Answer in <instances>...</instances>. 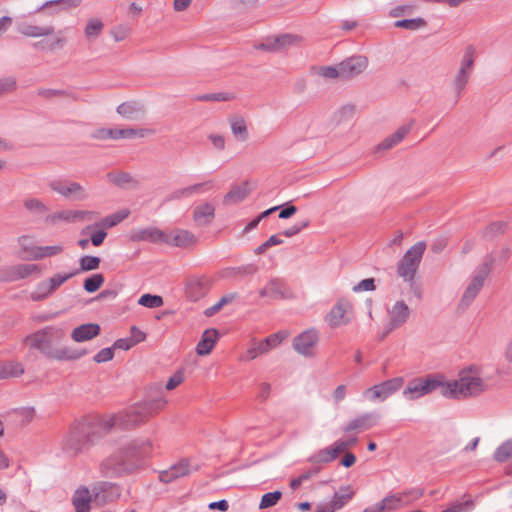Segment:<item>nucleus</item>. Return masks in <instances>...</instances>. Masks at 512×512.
Listing matches in <instances>:
<instances>
[{"instance_id": "nucleus-8", "label": "nucleus", "mask_w": 512, "mask_h": 512, "mask_svg": "<svg viewBox=\"0 0 512 512\" xmlns=\"http://www.w3.org/2000/svg\"><path fill=\"white\" fill-rule=\"evenodd\" d=\"M49 187L52 191L60 194L66 199L83 201L88 197L85 189L78 182L55 179L49 182Z\"/></svg>"}, {"instance_id": "nucleus-56", "label": "nucleus", "mask_w": 512, "mask_h": 512, "mask_svg": "<svg viewBox=\"0 0 512 512\" xmlns=\"http://www.w3.org/2000/svg\"><path fill=\"white\" fill-rule=\"evenodd\" d=\"M129 215L128 210H121L115 214L106 216L103 218L101 225L104 228H112L116 225H118L120 222H122L125 218H127Z\"/></svg>"}, {"instance_id": "nucleus-9", "label": "nucleus", "mask_w": 512, "mask_h": 512, "mask_svg": "<svg viewBox=\"0 0 512 512\" xmlns=\"http://www.w3.org/2000/svg\"><path fill=\"white\" fill-rule=\"evenodd\" d=\"M300 39V36L291 33L268 36L256 48L267 52H281L297 44Z\"/></svg>"}, {"instance_id": "nucleus-37", "label": "nucleus", "mask_w": 512, "mask_h": 512, "mask_svg": "<svg viewBox=\"0 0 512 512\" xmlns=\"http://www.w3.org/2000/svg\"><path fill=\"white\" fill-rule=\"evenodd\" d=\"M144 132L145 130L144 129H133V128H126V129H112V128H107V134H108V139H114V140H117V139H121V138H126V139H130V138H133V137H143L144 136Z\"/></svg>"}, {"instance_id": "nucleus-12", "label": "nucleus", "mask_w": 512, "mask_h": 512, "mask_svg": "<svg viewBox=\"0 0 512 512\" xmlns=\"http://www.w3.org/2000/svg\"><path fill=\"white\" fill-rule=\"evenodd\" d=\"M36 264H16L0 268V282H15L25 279L35 272H39Z\"/></svg>"}, {"instance_id": "nucleus-62", "label": "nucleus", "mask_w": 512, "mask_h": 512, "mask_svg": "<svg viewBox=\"0 0 512 512\" xmlns=\"http://www.w3.org/2000/svg\"><path fill=\"white\" fill-rule=\"evenodd\" d=\"M17 87V80L13 76L0 79V96L14 91Z\"/></svg>"}, {"instance_id": "nucleus-58", "label": "nucleus", "mask_w": 512, "mask_h": 512, "mask_svg": "<svg viewBox=\"0 0 512 512\" xmlns=\"http://www.w3.org/2000/svg\"><path fill=\"white\" fill-rule=\"evenodd\" d=\"M400 494L403 495L405 506H407L412 502L420 499L424 495V489L418 487L410 488L401 492Z\"/></svg>"}, {"instance_id": "nucleus-17", "label": "nucleus", "mask_w": 512, "mask_h": 512, "mask_svg": "<svg viewBox=\"0 0 512 512\" xmlns=\"http://www.w3.org/2000/svg\"><path fill=\"white\" fill-rule=\"evenodd\" d=\"M94 500L101 505L115 501L120 496V488L111 482H100L93 488Z\"/></svg>"}, {"instance_id": "nucleus-63", "label": "nucleus", "mask_w": 512, "mask_h": 512, "mask_svg": "<svg viewBox=\"0 0 512 512\" xmlns=\"http://www.w3.org/2000/svg\"><path fill=\"white\" fill-rule=\"evenodd\" d=\"M107 176L109 180L117 186H123L132 181V176L129 173L125 172H121L118 174L108 173Z\"/></svg>"}, {"instance_id": "nucleus-38", "label": "nucleus", "mask_w": 512, "mask_h": 512, "mask_svg": "<svg viewBox=\"0 0 512 512\" xmlns=\"http://www.w3.org/2000/svg\"><path fill=\"white\" fill-rule=\"evenodd\" d=\"M379 507H383V512L385 511H393L397 510L403 506H405L403 495L402 494H390L384 497L379 503H377Z\"/></svg>"}, {"instance_id": "nucleus-15", "label": "nucleus", "mask_w": 512, "mask_h": 512, "mask_svg": "<svg viewBox=\"0 0 512 512\" xmlns=\"http://www.w3.org/2000/svg\"><path fill=\"white\" fill-rule=\"evenodd\" d=\"M351 310L352 305L348 301L340 299L327 315L326 321L332 328L346 325L350 322Z\"/></svg>"}, {"instance_id": "nucleus-29", "label": "nucleus", "mask_w": 512, "mask_h": 512, "mask_svg": "<svg viewBox=\"0 0 512 512\" xmlns=\"http://www.w3.org/2000/svg\"><path fill=\"white\" fill-rule=\"evenodd\" d=\"M340 455L339 450L333 444L332 446L325 447L312 454L308 461L313 465L327 464L333 462Z\"/></svg>"}, {"instance_id": "nucleus-3", "label": "nucleus", "mask_w": 512, "mask_h": 512, "mask_svg": "<svg viewBox=\"0 0 512 512\" xmlns=\"http://www.w3.org/2000/svg\"><path fill=\"white\" fill-rule=\"evenodd\" d=\"M151 451L152 443L148 439H134L103 460L101 472L108 478L132 474L145 465V459Z\"/></svg>"}, {"instance_id": "nucleus-5", "label": "nucleus", "mask_w": 512, "mask_h": 512, "mask_svg": "<svg viewBox=\"0 0 512 512\" xmlns=\"http://www.w3.org/2000/svg\"><path fill=\"white\" fill-rule=\"evenodd\" d=\"M426 250V243L419 241L414 244L397 263V275L411 287L414 285L415 275L419 269L423 254Z\"/></svg>"}, {"instance_id": "nucleus-50", "label": "nucleus", "mask_w": 512, "mask_h": 512, "mask_svg": "<svg viewBox=\"0 0 512 512\" xmlns=\"http://www.w3.org/2000/svg\"><path fill=\"white\" fill-rule=\"evenodd\" d=\"M101 259L97 256L85 255L79 259V272L92 271L99 268Z\"/></svg>"}, {"instance_id": "nucleus-54", "label": "nucleus", "mask_w": 512, "mask_h": 512, "mask_svg": "<svg viewBox=\"0 0 512 512\" xmlns=\"http://www.w3.org/2000/svg\"><path fill=\"white\" fill-rule=\"evenodd\" d=\"M52 293L46 281H41L37 284L36 289L30 294L32 301H43L48 298Z\"/></svg>"}, {"instance_id": "nucleus-41", "label": "nucleus", "mask_w": 512, "mask_h": 512, "mask_svg": "<svg viewBox=\"0 0 512 512\" xmlns=\"http://www.w3.org/2000/svg\"><path fill=\"white\" fill-rule=\"evenodd\" d=\"M32 251H33L32 260H41L46 257L60 254L63 251V246L62 245L37 246L36 248H33Z\"/></svg>"}, {"instance_id": "nucleus-47", "label": "nucleus", "mask_w": 512, "mask_h": 512, "mask_svg": "<svg viewBox=\"0 0 512 512\" xmlns=\"http://www.w3.org/2000/svg\"><path fill=\"white\" fill-rule=\"evenodd\" d=\"M424 18L418 17L413 19H401L394 22L396 28H403L411 31L419 30L426 26Z\"/></svg>"}, {"instance_id": "nucleus-39", "label": "nucleus", "mask_w": 512, "mask_h": 512, "mask_svg": "<svg viewBox=\"0 0 512 512\" xmlns=\"http://www.w3.org/2000/svg\"><path fill=\"white\" fill-rule=\"evenodd\" d=\"M475 503L469 495L464 494L462 500L454 501L449 507L441 512H470L474 509Z\"/></svg>"}, {"instance_id": "nucleus-53", "label": "nucleus", "mask_w": 512, "mask_h": 512, "mask_svg": "<svg viewBox=\"0 0 512 512\" xmlns=\"http://www.w3.org/2000/svg\"><path fill=\"white\" fill-rule=\"evenodd\" d=\"M60 221L64 222H74L72 210H61L49 214L45 218V222L49 224H56Z\"/></svg>"}, {"instance_id": "nucleus-18", "label": "nucleus", "mask_w": 512, "mask_h": 512, "mask_svg": "<svg viewBox=\"0 0 512 512\" xmlns=\"http://www.w3.org/2000/svg\"><path fill=\"white\" fill-rule=\"evenodd\" d=\"M34 416L35 409L33 407H22L8 411L4 415V419L8 425L18 428L30 423Z\"/></svg>"}, {"instance_id": "nucleus-40", "label": "nucleus", "mask_w": 512, "mask_h": 512, "mask_svg": "<svg viewBox=\"0 0 512 512\" xmlns=\"http://www.w3.org/2000/svg\"><path fill=\"white\" fill-rule=\"evenodd\" d=\"M104 29V23L99 18H91L88 20L84 34L88 40L97 39Z\"/></svg>"}, {"instance_id": "nucleus-13", "label": "nucleus", "mask_w": 512, "mask_h": 512, "mask_svg": "<svg viewBox=\"0 0 512 512\" xmlns=\"http://www.w3.org/2000/svg\"><path fill=\"white\" fill-rule=\"evenodd\" d=\"M340 78L351 79L361 74L368 67V58L363 55H353L341 61Z\"/></svg>"}, {"instance_id": "nucleus-55", "label": "nucleus", "mask_w": 512, "mask_h": 512, "mask_svg": "<svg viewBox=\"0 0 512 512\" xmlns=\"http://www.w3.org/2000/svg\"><path fill=\"white\" fill-rule=\"evenodd\" d=\"M281 498H282L281 491H273V492L265 493L261 497L259 508L267 509V508L273 507L280 501Z\"/></svg>"}, {"instance_id": "nucleus-10", "label": "nucleus", "mask_w": 512, "mask_h": 512, "mask_svg": "<svg viewBox=\"0 0 512 512\" xmlns=\"http://www.w3.org/2000/svg\"><path fill=\"white\" fill-rule=\"evenodd\" d=\"M488 266H489L488 263L481 264L479 266L476 274L474 275V277L472 278L471 282L466 287V289L462 295V298L460 301L462 306H464V307L469 306L473 302L475 297L478 295L480 290L482 289L485 279L489 275L488 274Z\"/></svg>"}, {"instance_id": "nucleus-64", "label": "nucleus", "mask_w": 512, "mask_h": 512, "mask_svg": "<svg viewBox=\"0 0 512 512\" xmlns=\"http://www.w3.org/2000/svg\"><path fill=\"white\" fill-rule=\"evenodd\" d=\"M67 43V38L62 36V31H58L56 37L47 43L46 50L48 51H54L57 49H62Z\"/></svg>"}, {"instance_id": "nucleus-28", "label": "nucleus", "mask_w": 512, "mask_h": 512, "mask_svg": "<svg viewBox=\"0 0 512 512\" xmlns=\"http://www.w3.org/2000/svg\"><path fill=\"white\" fill-rule=\"evenodd\" d=\"M377 418L378 416L373 413L362 414L344 426L343 432L349 433L354 430H368L376 424Z\"/></svg>"}, {"instance_id": "nucleus-60", "label": "nucleus", "mask_w": 512, "mask_h": 512, "mask_svg": "<svg viewBox=\"0 0 512 512\" xmlns=\"http://www.w3.org/2000/svg\"><path fill=\"white\" fill-rule=\"evenodd\" d=\"M18 243L20 244L25 253V255L22 258L32 260V249L36 248L37 246L32 244L31 237L28 235H22L18 238Z\"/></svg>"}, {"instance_id": "nucleus-57", "label": "nucleus", "mask_w": 512, "mask_h": 512, "mask_svg": "<svg viewBox=\"0 0 512 512\" xmlns=\"http://www.w3.org/2000/svg\"><path fill=\"white\" fill-rule=\"evenodd\" d=\"M163 298L159 295L152 294H143L139 300L138 304L147 308H158L163 305Z\"/></svg>"}, {"instance_id": "nucleus-11", "label": "nucleus", "mask_w": 512, "mask_h": 512, "mask_svg": "<svg viewBox=\"0 0 512 512\" xmlns=\"http://www.w3.org/2000/svg\"><path fill=\"white\" fill-rule=\"evenodd\" d=\"M319 341L316 329H308L293 339V348L305 357L315 356V347Z\"/></svg>"}, {"instance_id": "nucleus-25", "label": "nucleus", "mask_w": 512, "mask_h": 512, "mask_svg": "<svg viewBox=\"0 0 512 512\" xmlns=\"http://www.w3.org/2000/svg\"><path fill=\"white\" fill-rule=\"evenodd\" d=\"M189 461L186 459L181 460L177 464L170 467L169 470L162 471L159 475L161 482L170 483L173 480L184 477L190 474Z\"/></svg>"}, {"instance_id": "nucleus-14", "label": "nucleus", "mask_w": 512, "mask_h": 512, "mask_svg": "<svg viewBox=\"0 0 512 512\" xmlns=\"http://www.w3.org/2000/svg\"><path fill=\"white\" fill-rule=\"evenodd\" d=\"M212 280L206 276L191 277L186 283V296L191 301L203 298L211 289Z\"/></svg>"}, {"instance_id": "nucleus-1", "label": "nucleus", "mask_w": 512, "mask_h": 512, "mask_svg": "<svg viewBox=\"0 0 512 512\" xmlns=\"http://www.w3.org/2000/svg\"><path fill=\"white\" fill-rule=\"evenodd\" d=\"M166 404L162 397L138 403L109 418L85 417L76 421L63 442V451L75 457L95 445L113 428L130 430L147 422L159 413Z\"/></svg>"}, {"instance_id": "nucleus-16", "label": "nucleus", "mask_w": 512, "mask_h": 512, "mask_svg": "<svg viewBox=\"0 0 512 512\" xmlns=\"http://www.w3.org/2000/svg\"><path fill=\"white\" fill-rule=\"evenodd\" d=\"M261 297H270L271 299H290L293 293L287 284L279 278L271 279L266 286L259 291Z\"/></svg>"}, {"instance_id": "nucleus-32", "label": "nucleus", "mask_w": 512, "mask_h": 512, "mask_svg": "<svg viewBox=\"0 0 512 512\" xmlns=\"http://www.w3.org/2000/svg\"><path fill=\"white\" fill-rule=\"evenodd\" d=\"M18 32L26 37H43L49 36L54 33V27L49 26H37L31 24H20L17 28Z\"/></svg>"}, {"instance_id": "nucleus-7", "label": "nucleus", "mask_w": 512, "mask_h": 512, "mask_svg": "<svg viewBox=\"0 0 512 512\" xmlns=\"http://www.w3.org/2000/svg\"><path fill=\"white\" fill-rule=\"evenodd\" d=\"M474 65V49L469 46L466 48L463 59L461 61L460 68L454 78V88L457 94L456 102L461 97L463 90L465 89Z\"/></svg>"}, {"instance_id": "nucleus-44", "label": "nucleus", "mask_w": 512, "mask_h": 512, "mask_svg": "<svg viewBox=\"0 0 512 512\" xmlns=\"http://www.w3.org/2000/svg\"><path fill=\"white\" fill-rule=\"evenodd\" d=\"M78 273H79V270H74L72 272L64 273V274L57 273L45 281L48 284L52 293H54L63 283H65L72 277L76 276Z\"/></svg>"}, {"instance_id": "nucleus-35", "label": "nucleus", "mask_w": 512, "mask_h": 512, "mask_svg": "<svg viewBox=\"0 0 512 512\" xmlns=\"http://www.w3.org/2000/svg\"><path fill=\"white\" fill-rule=\"evenodd\" d=\"M212 185H213V181L209 180V181L197 183V184L185 187V188H180V189L175 190L170 195V199L178 200L181 198H187L194 193H198L200 191V189H202V188H205L206 190L211 189Z\"/></svg>"}, {"instance_id": "nucleus-6", "label": "nucleus", "mask_w": 512, "mask_h": 512, "mask_svg": "<svg viewBox=\"0 0 512 512\" xmlns=\"http://www.w3.org/2000/svg\"><path fill=\"white\" fill-rule=\"evenodd\" d=\"M403 384V377H394L366 389L364 396L368 397L371 401H384L400 390Z\"/></svg>"}, {"instance_id": "nucleus-46", "label": "nucleus", "mask_w": 512, "mask_h": 512, "mask_svg": "<svg viewBox=\"0 0 512 512\" xmlns=\"http://www.w3.org/2000/svg\"><path fill=\"white\" fill-rule=\"evenodd\" d=\"M231 131L233 135L240 141H245L248 138V131L245 120L242 117L233 118L230 121Z\"/></svg>"}, {"instance_id": "nucleus-34", "label": "nucleus", "mask_w": 512, "mask_h": 512, "mask_svg": "<svg viewBox=\"0 0 512 512\" xmlns=\"http://www.w3.org/2000/svg\"><path fill=\"white\" fill-rule=\"evenodd\" d=\"M355 492L350 485L340 487L330 500L335 511L342 509L354 496Z\"/></svg>"}, {"instance_id": "nucleus-52", "label": "nucleus", "mask_w": 512, "mask_h": 512, "mask_svg": "<svg viewBox=\"0 0 512 512\" xmlns=\"http://www.w3.org/2000/svg\"><path fill=\"white\" fill-rule=\"evenodd\" d=\"M23 204L28 211L36 215H43L48 211L47 206L37 198L26 199Z\"/></svg>"}, {"instance_id": "nucleus-33", "label": "nucleus", "mask_w": 512, "mask_h": 512, "mask_svg": "<svg viewBox=\"0 0 512 512\" xmlns=\"http://www.w3.org/2000/svg\"><path fill=\"white\" fill-rule=\"evenodd\" d=\"M250 193L248 182H243L241 185L233 186L230 191L224 196L223 203L225 205L237 204L243 201Z\"/></svg>"}, {"instance_id": "nucleus-27", "label": "nucleus", "mask_w": 512, "mask_h": 512, "mask_svg": "<svg viewBox=\"0 0 512 512\" xmlns=\"http://www.w3.org/2000/svg\"><path fill=\"white\" fill-rule=\"evenodd\" d=\"M414 124V120L409 123L400 126L393 134L386 137L378 146V150H388L393 148L395 145L400 143L405 136L411 131Z\"/></svg>"}, {"instance_id": "nucleus-45", "label": "nucleus", "mask_w": 512, "mask_h": 512, "mask_svg": "<svg viewBox=\"0 0 512 512\" xmlns=\"http://www.w3.org/2000/svg\"><path fill=\"white\" fill-rule=\"evenodd\" d=\"M236 97L233 93L230 92H218V93H208V94H202L195 96L196 101L200 102H209V101H216V102H226L234 100Z\"/></svg>"}, {"instance_id": "nucleus-61", "label": "nucleus", "mask_w": 512, "mask_h": 512, "mask_svg": "<svg viewBox=\"0 0 512 512\" xmlns=\"http://www.w3.org/2000/svg\"><path fill=\"white\" fill-rule=\"evenodd\" d=\"M309 225H310V220L304 219L302 221H298L293 226L285 229L284 231H282L281 234L284 235L285 237L290 238V237H293V236L297 235L298 233H300L303 229L307 228Z\"/></svg>"}, {"instance_id": "nucleus-30", "label": "nucleus", "mask_w": 512, "mask_h": 512, "mask_svg": "<svg viewBox=\"0 0 512 512\" xmlns=\"http://www.w3.org/2000/svg\"><path fill=\"white\" fill-rule=\"evenodd\" d=\"M511 254L512 250L509 246L502 247L499 251L495 253L487 254L484 257L482 264H489L488 274H490L493 267L504 266L511 257Z\"/></svg>"}, {"instance_id": "nucleus-31", "label": "nucleus", "mask_w": 512, "mask_h": 512, "mask_svg": "<svg viewBox=\"0 0 512 512\" xmlns=\"http://www.w3.org/2000/svg\"><path fill=\"white\" fill-rule=\"evenodd\" d=\"M165 233L157 228L139 229L132 233L133 241H150L152 243H164Z\"/></svg>"}, {"instance_id": "nucleus-4", "label": "nucleus", "mask_w": 512, "mask_h": 512, "mask_svg": "<svg viewBox=\"0 0 512 512\" xmlns=\"http://www.w3.org/2000/svg\"><path fill=\"white\" fill-rule=\"evenodd\" d=\"M66 337V329L60 325H50L25 337V343L31 348L38 350L49 359L58 361H72L83 357L85 349H72L69 347L57 348L55 345L62 342Z\"/></svg>"}, {"instance_id": "nucleus-59", "label": "nucleus", "mask_w": 512, "mask_h": 512, "mask_svg": "<svg viewBox=\"0 0 512 512\" xmlns=\"http://www.w3.org/2000/svg\"><path fill=\"white\" fill-rule=\"evenodd\" d=\"M287 336V331H279L277 333L271 334L263 340L264 345L267 346L268 350H270L278 346Z\"/></svg>"}, {"instance_id": "nucleus-49", "label": "nucleus", "mask_w": 512, "mask_h": 512, "mask_svg": "<svg viewBox=\"0 0 512 512\" xmlns=\"http://www.w3.org/2000/svg\"><path fill=\"white\" fill-rule=\"evenodd\" d=\"M493 458L497 462H505L512 458V440L502 443L494 452Z\"/></svg>"}, {"instance_id": "nucleus-22", "label": "nucleus", "mask_w": 512, "mask_h": 512, "mask_svg": "<svg viewBox=\"0 0 512 512\" xmlns=\"http://www.w3.org/2000/svg\"><path fill=\"white\" fill-rule=\"evenodd\" d=\"M215 218V206L205 202L197 205L193 210V220L197 226H209Z\"/></svg>"}, {"instance_id": "nucleus-24", "label": "nucleus", "mask_w": 512, "mask_h": 512, "mask_svg": "<svg viewBox=\"0 0 512 512\" xmlns=\"http://www.w3.org/2000/svg\"><path fill=\"white\" fill-rule=\"evenodd\" d=\"M82 3V0H48L44 2L41 6H39L35 13L43 11V10H50L48 12L49 15H56L60 11H65L69 9H73L78 7Z\"/></svg>"}, {"instance_id": "nucleus-36", "label": "nucleus", "mask_w": 512, "mask_h": 512, "mask_svg": "<svg viewBox=\"0 0 512 512\" xmlns=\"http://www.w3.org/2000/svg\"><path fill=\"white\" fill-rule=\"evenodd\" d=\"M258 271V267L253 264H246L239 267L227 268L223 271L222 277L225 278H237L254 275Z\"/></svg>"}, {"instance_id": "nucleus-42", "label": "nucleus", "mask_w": 512, "mask_h": 512, "mask_svg": "<svg viewBox=\"0 0 512 512\" xmlns=\"http://www.w3.org/2000/svg\"><path fill=\"white\" fill-rule=\"evenodd\" d=\"M507 229V222L505 221H496L492 222L488 225L482 232L483 238L487 240H492L495 237L502 235L505 233Z\"/></svg>"}, {"instance_id": "nucleus-19", "label": "nucleus", "mask_w": 512, "mask_h": 512, "mask_svg": "<svg viewBox=\"0 0 512 512\" xmlns=\"http://www.w3.org/2000/svg\"><path fill=\"white\" fill-rule=\"evenodd\" d=\"M164 243L180 248H188L197 243V238L188 230L176 229L169 234L165 233Z\"/></svg>"}, {"instance_id": "nucleus-23", "label": "nucleus", "mask_w": 512, "mask_h": 512, "mask_svg": "<svg viewBox=\"0 0 512 512\" xmlns=\"http://www.w3.org/2000/svg\"><path fill=\"white\" fill-rule=\"evenodd\" d=\"M219 338V332L215 328H209L206 329L202 336L200 341L197 343L196 346V353L199 356H206L211 353L213 350L217 340Z\"/></svg>"}, {"instance_id": "nucleus-26", "label": "nucleus", "mask_w": 512, "mask_h": 512, "mask_svg": "<svg viewBox=\"0 0 512 512\" xmlns=\"http://www.w3.org/2000/svg\"><path fill=\"white\" fill-rule=\"evenodd\" d=\"M101 328L96 323L82 324L73 329L71 338L75 342H84L97 337L100 334Z\"/></svg>"}, {"instance_id": "nucleus-21", "label": "nucleus", "mask_w": 512, "mask_h": 512, "mask_svg": "<svg viewBox=\"0 0 512 512\" xmlns=\"http://www.w3.org/2000/svg\"><path fill=\"white\" fill-rule=\"evenodd\" d=\"M388 313L390 315V330H394L407 322L410 316V309L405 301L399 300L388 310Z\"/></svg>"}, {"instance_id": "nucleus-51", "label": "nucleus", "mask_w": 512, "mask_h": 512, "mask_svg": "<svg viewBox=\"0 0 512 512\" xmlns=\"http://www.w3.org/2000/svg\"><path fill=\"white\" fill-rule=\"evenodd\" d=\"M236 297H237V293H231V294L224 295L223 297H221V299L216 304L207 308L204 311V314L207 317H211V316L215 315L222 309L223 306L231 303Z\"/></svg>"}, {"instance_id": "nucleus-43", "label": "nucleus", "mask_w": 512, "mask_h": 512, "mask_svg": "<svg viewBox=\"0 0 512 512\" xmlns=\"http://www.w3.org/2000/svg\"><path fill=\"white\" fill-rule=\"evenodd\" d=\"M90 502H91V495L87 488L77 489L73 499L72 503L75 508H83L86 510H90Z\"/></svg>"}, {"instance_id": "nucleus-48", "label": "nucleus", "mask_w": 512, "mask_h": 512, "mask_svg": "<svg viewBox=\"0 0 512 512\" xmlns=\"http://www.w3.org/2000/svg\"><path fill=\"white\" fill-rule=\"evenodd\" d=\"M104 281V275L96 273L84 280L83 288L88 293H94L103 285Z\"/></svg>"}, {"instance_id": "nucleus-20", "label": "nucleus", "mask_w": 512, "mask_h": 512, "mask_svg": "<svg viewBox=\"0 0 512 512\" xmlns=\"http://www.w3.org/2000/svg\"><path fill=\"white\" fill-rule=\"evenodd\" d=\"M117 113L127 120H140L145 115V106L142 102L137 100H130L121 103L117 109Z\"/></svg>"}, {"instance_id": "nucleus-2", "label": "nucleus", "mask_w": 512, "mask_h": 512, "mask_svg": "<svg viewBox=\"0 0 512 512\" xmlns=\"http://www.w3.org/2000/svg\"><path fill=\"white\" fill-rule=\"evenodd\" d=\"M477 374L478 368L471 366L461 371L459 380L452 382H444L442 377L434 375L415 378L408 383L403 395L410 400H414L440 388L441 394L448 398L477 396L486 387L484 381Z\"/></svg>"}]
</instances>
